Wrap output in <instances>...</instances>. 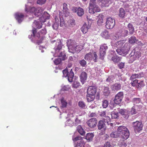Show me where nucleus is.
I'll return each instance as SVG.
<instances>
[{"instance_id": "nucleus-1", "label": "nucleus", "mask_w": 147, "mask_h": 147, "mask_svg": "<svg viewBox=\"0 0 147 147\" xmlns=\"http://www.w3.org/2000/svg\"><path fill=\"white\" fill-rule=\"evenodd\" d=\"M117 130L118 133L121 135L124 140H126L128 138L129 133L128 129L126 127L119 126L118 127Z\"/></svg>"}, {"instance_id": "nucleus-2", "label": "nucleus", "mask_w": 147, "mask_h": 147, "mask_svg": "<svg viewBox=\"0 0 147 147\" xmlns=\"http://www.w3.org/2000/svg\"><path fill=\"white\" fill-rule=\"evenodd\" d=\"M95 1L96 0H90L89 9V12L90 13L94 14L100 11V9L96 5Z\"/></svg>"}, {"instance_id": "nucleus-3", "label": "nucleus", "mask_w": 147, "mask_h": 147, "mask_svg": "<svg viewBox=\"0 0 147 147\" xmlns=\"http://www.w3.org/2000/svg\"><path fill=\"white\" fill-rule=\"evenodd\" d=\"M129 49V46L127 43H125L123 47L117 49L116 51L119 55L124 56L128 53Z\"/></svg>"}, {"instance_id": "nucleus-4", "label": "nucleus", "mask_w": 147, "mask_h": 147, "mask_svg": "<svg viewBox=\"0 0 147 147\" xmlns=\"http://www.w3.org/2000/svg\"><path fill=\"white\" fill-rule=\"evenodd\" d=\"M141 53L140 51H136L134 49L131 52L129 62V63H132L136 59H138L141 57Z\"/></svg>"}, {"instance_id": "nucleus-5", "label": "nucleus", "mask_w": 147, "mask_h": 147, "mask_svg": "<svg viewBox=\"0 0 147 147\" xmlns=\"http://www.w3.org/2000/svg\"><path fill=\"white\" fill-rule=\"evenodd\" d=\"M115 25V20L111 18H107L106 22V27L108 29L113 28Z\"/></svg>"}, {"instance_id": "nucleus-6", "label": "nucleus", "mask_w": 147, "mask_h": 147, "mask_svg": "<svg viewBox=\"0 0 147 147\" xmlns=\"http://www.w3.org/2000/svg\"><path fill=\"white\" fill-rule=\"evenodd\" d=\"M123 97V93L122 92H119L115 96L113 101L115 103L119 104L122 101Z\"/></svg>"}, {"instance_id": "nucleus-7", "label": "nucleus", "mask_w": 147, "mask_h": 147, "mask_svg": "<svg viewBox=\"0 0 147 147\" xmlns=\"http://www.w3.org/2000/svg\"><path fill=\"white\" fill-rule=\"evenodd\" d=\"M133 127L136 132H140L142 129L143 125L142 123L138 121H136L133 123Z\"/></svg>"}, {"instance_id": "nucleus-8", "label": "nucleus", "mask_w": 147, "mask_h": 147, "mask_svg": "<svg viewBox=\"0 0 147 147\" xmlns=\"http://www.w3.org/2000/svg\"><path fill=\"white\" fill-rule=\"evenodd\" d=\"M97 122V119L95 118H92L88 120L86 123L89 127L93 128L96 127Z\"/></svg>"}, {"instance_id": "nucleus-9", "label": "nucleus", "mask_w": 147, "mask_h": 147, "mask_svg": "<svg viewBox=\"0 0 147 147\" xmlns=\"http://www.w3.org/2000/svg\"><path fill=\"white\" fill-rule=\"evenodd\" d=\"M25 10L26 11H29L30 12L34 13L35 16L36 17H38L41 14L40 12L42 11L41 8L36 9L34 7L31 8L29 11H28L27 8H26Z\"/></svg>"}, {"instance_id": "nucleus-10", "label": "nucleus", "mask_w": 147, "mask_h": 147, "mask_svg": "<svg viewBox=\"0 0 147 147\" xmlns=\"http://www.w3.org/2000/svg\"><path fill=\"white\" fill-rule=\"evenodd\" d=\"M108 48L105 45H101L100 49V58H102L106 54V51Z\"/></svg>"}, {"instance_id": "nucleus-11", "label": "nucleus", "mask_w": 147, "mask_h": 147, "mask_svg": "<svg viewBox=\"0 0 147 147\" xmlns=\"http://www.w3.org/2000/svg\"><path fill=\"white\" fill-rule=\"evenodd\" d=\"M24 16L22 13H17L15 14V17L19 23L22 22L24 19Z\"/></svg>"}, {"instance_id": "nucleus-12", "label": "nucleus", "mask_w": 147, "mask_h": 147, "mask_svg": "<svg viewBox=\"0 0 147 147\" xmlns=\"http://www.w3.org/2000/svg\"><path fill=\"white\" fill-rule=\"evenodd\" d=\"M96 92V88L94 86H89L87 90V94L95 95Z\"/></svg>"}, {"instance_id": "nucleus-13", "label": "nucleus", "mask_w": 147, "mask_h": 147, "mask_svg": "<svg viewBox=\"0 0 147 147\" xmlns=\"http://www.w3.org/2000/svg\"><path fill=\"white\" fill-rule=\"evenodd\" d=\"M105 121L102 120H100L98 122V128L99 129H103V131L102 132V134L105 133V131L106 129V125L105 124Z\"/></svg>"}, {"instance_id": "nucleus-14", "label": "nucleus", "mask_w": 147, "mask_h": 147, "mask_svg": "<svg viewBox=\"0 0 147 147\" xmlns=\"http://www.w3.org/2000/svg\"><path fill=\"white\" fill-rule=\"evenodd\" d=\"M121 84L119 83H115L111 86V88L113 91L117 92L121 89Z\"/></svg>"}, {"instance_id": "nucleus-15", "label": "nucleus", "mask_w": 147, "mask_h": 147, "mask_svg": "<svg viewBox=\"0 0 147 147\" xmlns=\"http://www.w3.org/2000/svg\"><path fill=\"white\" fill-rule=\"evenodd\" d=\"M50 18V15L47 12H45L44 15L40 18L39 20L41 22L44 23L46 21L47 19H49Z\"/></svg>"}, {"instance_id": "nucleus-16", "label": "nucleus", "mask_w": 147, "mask_h": 147, "mask_svg": "<svg viewBox=\"0 0 147 147\" xmlns=\"http://www.w3.org/2000/svg\"><path fill=\"white\" fill-rule=\"evenodd\" d=\"M63 11L65 17H67L69 15V10L67 7V4L64 3L63 4Z\"/></svg>"}, {"instance_id": "nucleus-17", "label": "nucleus", "mask_w": 147, "mask_h": 147, "mask_svg": "<svg viewBox=\"0 0 147 147\" xmlns=\"http://www.w3.org/2000/svg\"><path fill=\"white\" fill-rule=\"evenodd\" d=\"M87 76V74L85 72H82L80 76V80L82 84H84L86 80Z\"/></svg>"}, {"instance_id": "nucleus-18", "label": "nucleus", "mask_w": 147, "mask_h": 147, "mask_svg": "<svg viewBox=\"0 0 147 147\" xmlns=\"http://www.w3.org/2000/svg\"><path fill=\"white\" fill-rule=\"evenodd\" d=\"M74 41L71 39H68L67 40V45L69 49H72L74 47Z\"/></svg>"}, {"instance_id": "nucleus-19", "label": "nucleus", "mask_w": 147, "mask_h": 147, "mask_svg": "<svg viewBox=\"0 0 147 147\" xmlns=\"http://www.w3.org/2000/svg\"><path fill=\"white\" fill-rule=\"evenodd\" d=\"M118 15L121 18H124L125 15V12L123 8H121L119 9Z\"/></svg>"}, {"instance_id": "nucleus-20", "label": "nucleus", "mask_w": 147, "mask_h": 147, "mask_svg": "<svg viewBox=\"0 0 147 147\" xmlns=\"http://www.w3.org/2000/svg\"><path fill=\"white\" fill-rule=\"evenodd\" d=\"M74 76V73L71 69L67 76L68 80L69 82H72L73 81Z\"/></svg>"}, {"instance_id": "nucleus-21", "label": "nucleus", "mask_w": 147, "mask_h": 147, "mask_svg": "<svg viewBox=\"0 0 147 147\" xmlns=\"http://www.w3.org/2000/svg\"><path fill=\"white\" fill-rule=\"evenodd\" d=\"M127 26L129 34H133L134 32V28L133 24L129 23L128 24Z\"/></svg>"}, {"instance_id": "nucleus-22", "label": "nucleus", "mask_w": 147, "mask_h": 147, "mask_svg": "<svg viewBox=\"0 0 147 147\" xmlns=\"http://www.w3.org/2000/svg\"><path fill=\"white\" fill-rule=\"evenodd\" d=\"M119 113L123 115L124 117L127 118L128 117L129 115L128 114L127 111L125 109H121L119 111Z\"/></svg>"}, {"instance_id": "nucleus-23", "label": "nucleus", "mask_w": 147, "mask_h": 147, "mask_svg": "<svg viewBox=\"0 0 147 147\" xmlns=\"http://www.w3.org/2000/svg\"><path fill=\"white\" fill-rule=\"evenodd\" d=\"M101 35L103 38L107 39H109L110 37V34L108 31L107 30H105L102 32L101 33Z\"/></svg>"}, {"instance_id": "nucleus-24", "label": "nucleus", "mask_w": 147, "mask_h": 147, "mask_svg": "<svg viewBox=\"0 0 147 147\" xmlns=\"http://www.w3.org/2000/svg\"><path fill=\"white\" fill-rule=\"evenodd\" d=\"M59 19L60 20V26L62 27L64 25V22L63 20L62 12L61 11H59Z\"/></svg>"}, {"instance_id": "nucleus-25", "label": "nucleus", "mask_w": 147, "mask_h": 147, "mask_svg": "<svg viewBox=\"0 0 147 147\" xmlns=\"http://www.w3.org/2000/svg\"><path fill=\"white\" fill-rule=\"evenodd\" d=\"M94 136V134L92 133H89L86 134V139L88 142H90L92 140Z\"/></svg>"}, {"instance_id": "nucleus-26", "label": "nucleus", "mask_w": 147, "mask_h": 147, "mask_svg": "<svg viewBox=\"0 0 147 147\" xmlns=\"http://www.w3.org/2000/svg\"><path fill=\"white\" fill-rule=\"evenodd\" d=\"M125 41L124 40H120L117 42L116 43V46L118 48H121L123 46Z\"/></svg>"}, {"instance_id": "nucleus-27", "label": "nucleus", "mask_w": 147, "mask_h": 147, "mask_svg": "<svg viewBox=\"0 0 147 147\" xmlns=\"http://www.w3.org/2000/svg\"><path fill=\"white\" fill-rule=\"evenodd\" d=\"M95 95L87 94V99L88 102H90L93 101L95 98Z\"/></svg>"}, {"instance_id": "nucleus-28", "label": "nucleus", "mask_w": 147, "mask_h": 147, "mask_svg": "<svg viewBox=\"0 0 147 147\" xmlns=\"http://www.w3.org/2000/svg\"><path fill=\"white\" fill-rule=\"evenodd\" d=\"M88 29V26L86 23L84 24L81 28V31L84 34H85L87 32Z\"/></svg>"}, {"instance_id": "nucleus-29", "label": "nucleus", "mask_w": 147, "mask_h": 147, "mask_svg": "<svg viewBox=\"0 0 147 147\" xmlns=\"http://www.w3.org/2000/svg\"><path fill=\"white\" fill-rule=\"evenodd\" d=\"M61 108L62 109L66 107L67 104V102L63 98L61 99Z\"/></svg>"}, {"instance_id": "nucleus-30", "label": "nucleus", "mask_w": 147, "mask_h": 147, "mask_svg": "<svg viewBox=\"0 0 147 147\" xmlns=\"http://www.w3.org/2000/svg\"><path fill=\"white\" fill-rule=\"evenodd\" d=\"M56 45H57V46H56L55 48V50L56 53L58 52L62 49V45L60 42H57L56 43Z\"/></svg>"}, {"instance_id": "nucleus-31", "label": "nucleus", "mask_w": 147, "mask_h": 147, "mask_svg": "<svg viewBox=\"0 0 147 147\" xmlns=\"http://www.w3.org/2000/svg\"><path fill=\"white\" fill-rule=\"evenodd\" d=\"M77 130L79 133L82 136L85 134V131L80 125H78L77 127Z\"/></svg>"}, {"instance_id": "nucleus-32", "label": "nucleus", "mask_w": 147, "mask_h": 147, "mask_svg": "<svg viewBox=\"0 0 147 147\" xmlns=\"http://www.w3.org/2000/svg\"><path fill=\"white\" fill-rule=\"evenodd\" d=\"M65 125L66 126L72 127L74 125V123L72 120L69 119L65 122Z\"/></svg>"}, {"instance_id": "nucleus-33", "label": "nucleus", "mask_w": 147, "mask_h": 147, "mask_svg": "<svg viewBox=\"0 0 147 147\" xmlns=\"http://www.w3.org/2000/svg\"><path fill=\"white\" fill-rule=\"evenodd\" d=\"M93 58V54L90 52L87 54L84 57L85 59L86 60H92Z\"/></svg>"}, {"instance_id": "nucleus-34", "label": "nucleus", "mask_w": 147, "mask_h": 147, "mask_svg": "<svg viewBox=\"0 0 147 147\" xmlns=\"http://www.w3.org/2000/svg\"><path fill=\"white\" fill-rule=\"evenodd\" d=\"M73 49H74L75 51L77 53H78L80 51L83 49V47L80 45H77L76 47H74Z\"/></svg>"}, {"instance_id": "nucleus-35", "label": "nucleus", "mask_w": 147, "mask_h": 147, "mask_svg": "<svg viewBox=\"0 0 147 147\" xmlns=\"http://www.w3.org/2000/svg\"><path fill=\"white\" fill-rule=\"evenodd\" d=\"M77 14L79 16H81L84 14V10L83 9L80 7L78 8L77 9Z\"/></svg>"}, {"instance_id": "nucleus-36", "label": "nucleus", "mask_w": 147, "mask_h": 147, "mask_svg": "<svg viewBox=\"0 0 147 147\" xmlns=\"http://www.w3.org/2000/svg\"><path fill=\"white\" fill-rule=\"evenodd\" d=\"M137 40L136 37L134 36H132L129 39V42L131 44L135 43Z\"/></svg>"}, {"instance_id": "nucleus-37", "label": "nucleus", "mask_w": 147, "mask_h": 147, "mask_svg": "<svg viewBox=\"0 0 147 147\" xmlns=\"http://www.w3.org/2000/svg\"><path fill=\"white\" fill-rule=\"evenodd\" d=\"M111 115L112 119H117L119 117L118 112H116L115 111H113L111 112Z\"/></svg>"}, {"instance_id": "nucleus-38", "label": "nucleus", "mask_w": 147, "mask_h": 147, "mask_svg": "<svg viewBox=\"0 0 147 147\" xmlns=\"http://www.w3.org/2000/svg\"><path fill=\"white\" fill-rule=\"evenodd\" d=\"M58 57H61L60 59L62 60H65L66 59V55L64 52H61L58 55Z\"/></svg>"}, {"instance_id": "nucleus-39", "label": "nucleus", "mask_w": 147, "mask_h": 147, "mask_svg": "<svg viewBox=\"0 0 147 147\" xmlns=\"http://www.w3.org/2000/svg\"><path fill=\"white\" fill-rule=\"evenodd\" d=\"M84 141L82 140L77 142L76 147H84Z\"/></svg>"}, {"instance_id": "nucleus-40", "label": "nucleus", "mask_w": 147, "mask_h": 147, "mask_svg": "<svg viewBox=\"0 0 147 147\" xmlns=\"http://www.w3.org/2000/svg\"><path fill=\"white\" fill-rule=\"evenodd\" d=\"M34 24H35L38 29H40L42 27V24L40 22L35 21L34 22Z\"/></svg>"}, {"instance_id": "nucleus-41", "label": "nucleus", "mask_w": 147, "mask_h": 147, "mask_svg": "<svg viewBox=\"0 0 147 147\" xmlns=\"http://www.w3.org/2000/svg\"><path fill=\"white\" fill-rule=\"evenodd\" d=\"M145 84L143 81H140L138 82V85L137 86V87L139 88L140 87H143L145 86Z\"/></svg>"}, {"instance_id": "nucleus-42", "label": "nucleus", "mask_w": 147, "mask_h": 147, "mask_svg": "<svg viewBox=\"0 0 147 147\" xmlns=\"http://www.w3.org/2000/svg\"><path fill=\"white\" fill-rule=\"evenodd\" d=\"M78 106L79 107L82 109H85L86 105L85 103L82 101H80L78 103Z\"/></svg>"}, {"instance_id": "nucleus-43", "label": "nucleus", "mask_w": 147, "mask_h": 147, "mask_svg": "<svg viewBox=\"0 0 147 147\" xmlns=\"http://www.w3.org/2000/svg\"><path fill=\"white\" fill-rule=\"evenodd\" d=\"M80 82L78 81H74L72 84V87L73 88H76L80 86Z\"/></svg>"}, {"instance_id": "nucleus-44", "label": "nucleus", "mask_w": 147, "mask_h": 147, "mask_svg": "<svg viewBox=\"0 0 147 147\" xmlns=\"http://www.w3.org/2000/svg\"><path fill=\"white\" fill-rule=\"evenodd\" d=\"M112 60L114 62L117 63L120 61V59L119 57L117 56H115L112 57Z\"/></svg>"}, {"instance_id": "nucleus-45", "label": "nucleus", "mask_w": 147, "mask_h": 147, "mask_svg": "<svg viewBox=\"0 0 147 147\" xmlns=\"http://www.w3.org/2000/svg\"><path fill=\"white\" fill-rule=\"evenodd\" d=\"M98 1L102 3V5L104 6L106 4H108L109 2V1L107 0H98Z\"/></svg>"}, {"instance_id": "nucleus-46", "label": "nucleus", "mask_w": 147, "mask_h": 147, "mask_svg": "<svg viewBox=\"0 0 147 147\" xmlns=\"http://www.w3.org/2000/svg\"><path fill=\"white\" fill-rule=\"evenodd\" d=\"M138 80L135 79L134 80H133L132 82H131V84L133 86H137V85H138Z\"/></svg>"}, {"instance_id": "nucleus-47", "label": "nucleus", "mask_w": 147, "mask_h": 147, "mask_svg": "<svg viewBox=\"0 0 147 147\" xmlns=\"http://www.w3.org/2000/svg\"><path fill=\"white\" fill-rule=\"evenodd\" d=\"M108 105V102L107 100H105L102 101V107L104 108H107Z\"/></svg>"}, {"instance_id": "nucleus-48", "label": "nucleus", "mask_w": 147, "mask_h": 147, "mask_svg": "<svg viewBox=\"0 0 147 147\" xmlns=\"http://www.w3.org/2000/svg\"><path fill=\"white\" fill-rule=\"evenodd\" d=\"M62 60L60 58L56 59L54 61V63L56 65H57L60 63Z\"/></svg>"}, {"instance_id": "nucleus-49", "label": "nucleus", "mask_w": 147, "mask_h": 147, "mask_svg": "<svg viewBox=\"0 0 147 147\" xmlns=\"http://www.w3.org/2000/svg\"><path fill=\"white\" fill-rule=\"evenodd\" d=\"M104 93L106 95H108L110 93V91L109 90V88L107 87H105L104 89Z\"/></svg>"}, {"instance_id": "nucleus-50", "label": "nucleus", "mask_w": 147, "mask_h": 147, "mask_svg": "<svg viewBox=\"0 0 147 147\" xmlns=\"http://www.w3.org/2000/svg\"><path fill=\"white\" fill-rule=\"evenodd\" d=\"M79 63L82 67H84L86 64V62L83 59L79 61Z\"/></svg>"}, {"instance_id": "nucleus-51", "label": "nucleus", "mask_w": 147, "mask_h": 147, "mask_svg": "<svg viewBox=\"0 0 147 147\" xmlns=\"http://www.w3.org/2000/svg\"><path fill=\"white\" fill-rule=\"evenodd\" d=\"M46 1V0H38L37 1V3L38 4L42 5L44 4L45 3Z\"/></svg>"}, {"instance_id": "nucleus-52", "label": "nucleus", "mask_w": 147, "mask_h": 147, "mask_svg": "<svg viewBox=\"0 0 147 147\" xmlns=\"http://www.w3.org/2000/svg\"><path fill=\"white\" fill-rule=\"evenodd\" d=\"M63 76L65 77H67L69 74L68 71L67 69L63 70Z\"/></svg>"}, {"instance_id": "nucleus-53", "label": "nucleus", "mask_w": 147, "mask_h": 147, "mask_svg": "<svg viewBox=\"0 0 147 147\" xmlns=\"http://www.w3.org/2000/svg\"><path fill=\"white\" fill-rule=\"evenodd\" d=\"M140 101V99L139 98H134L133 99V101L134 103H139Z\"/></svg>"}, {"instance_id": "nucleus-54", "label": "nucleus", "mask_w": 147, "mask_h": 147, "mask_svg": "<svg viewBox=\"0 0 147 147\" xmlns=\"http://www.w3.org/2000/svg\"><path fill=\"white\" fill-rule=\"evenodd\" d=\"M93 54V59H94V61L95 62H96V61L97 58V55L96 54V52H94L93 53H92Z\"/></svg>"}, {"instance_id": "nucleus-55", "label": "nucleus", "mask_w": 147, "mask_h": 147, "mask_svg": "<svg viewBox=\"0 0 147 147\" xmlns=\"http://www.w3.org/2000/svg\"><path fill=\"white\" fill-rule=\"evenodd\" d=\"M138 75L137 74H132V76L130 77V80H133L134 79L136 78H138Z\"/></svg>"}, {"instance_id": "nucleus-56", "label": "nucleus", "mask_w": 147, "mask_h": 147, "mask_svg": "<svg viewBox=\"0 0 147 147\" xmlns=\"http://www.w3.org/2000/svg\"><path fill=\"white\" fill-rule=\"evenodd\" d=\"M103 23V19L102 17L99 18L98 20L97 21V23L99 26H100Z\"/></svg>"}, {"instance_id": "nucleus-57", "label": "nucleus", "mask_w": 147, "mask_h": 147, "mask_svg": "<svg viewBox=\"0 0 147 147\" xmlns=\"http://www.w3.org/2000/svg\"><path fill=\"white\" fill-rule=\"evenodd\" d=\"M118 136L116 132H112L110 134L111 137L113 138H116Z\"/></svg>"}, {"instance_id": "nucleus-58", "label": "nucleus", "mask_w": 147, "mask_h": 147, "mask_svg": "<svg viewBox=\"0 0 147 147\" xmlns=\"http://www.w3.org/2000/svg\"><path fill=\"white\" fill-rule=\"evenodd\" d=\"M82 139V138L80 136H77L75 138H73V140L74 142H76L79 140Z\"/></svg>"}, {"instance_id": "nucleus-59", "label": "nucleus", "mask_w": 147, "mask_h": 147, "mask_svg": "<svg viewBox=\"0 0 147 147\" xmlns=\"http://www.w3.org/2000/svg\"><path fill=\"white\" fill-rule=\"evenodd\" d=\"M131 113L132 115L135 114L137 113V111H136L135 108L133 107L131 111Z\"/></svg>"}, {"instance_id": "nucleus-60", "label": "nucleus", "mask_w": 147, "mask_h": 147, "mask_svg": "<svg viewBox=\"0 0 147 147\" xmlns=\"http://www.w3.org/2000/svg\"><path fill=\"white\" fill-rule=\"evenodd\" d=\"M59 23L57 22H55L53 26V28L55 30H57L58 28Z\"/></svg>"}, {"instance_id": "nucleus-61", "label": "nucleus", "mask_w": 147, "mask_h": 147, "mask_svg": "<svg viewBox=\"0 0 147 147\" xmlns=\"http://www.w3.org/2000/svg\"><path fill=\"white\" fill-rule=\"evenodd\" d=\"M68 22L71 26H73L75 25V21L73 20H70Z\"/></svg>"}, {"instance_id": "nucleus-62", "label": "nucleus", "mask_w": 147, "mask_h": 147, "mask_svg": "<svg viewBox=\"0 0 147 147\" xmlns=\"http://www.w3.org/2000/svg\"><path fill=\"white\" fill-rule=\"evenodd\" d=\"M40 32L41 34H42L43 35H44L45 34L47 33L46 30L45 28L42 29L40 31Z\"/></svg>"}, {"instance_id": "nucleus-63", "label": "nucleus", "mask_w": 147, "mask_h": 147, "mask_svg": "<svg viewBox=\"0 0 147 147\" xmlns=\"http://www.w3.org/2000/svg\"><path fill=\"white\" fill-rule=\"evenodd\" d=\"M32 32L33 34V36L34 37H35L36 36V29L33 28L32 30Z\"/></svg>"}, {"instance_id": "nucleus-64", "label": "nucleus", "mask_w": 147, "mask_h": 147, "mask_svg": "<svg viewBox=\"0 0 147 147\" xmlns=\"http://www.w3.org/2000/svg\"><path fill=\"white\" fill-rule=\"evenodd\" d=\"M138 77V78H140L142 77H143L144 76V74L143 72H141L139 73V74H137Z\"/></svg>"}]
</instances>
